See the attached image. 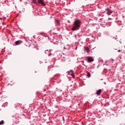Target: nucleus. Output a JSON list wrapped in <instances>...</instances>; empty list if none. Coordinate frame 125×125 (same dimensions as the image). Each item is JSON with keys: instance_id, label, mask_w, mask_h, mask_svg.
Wrapping results in <instances>:
<instances>
[{"instance_id": "obj_8", "label": "nucleus", "mask_w": 125, "mask_h": 125, "mask_svg": "<svg viewBox=\"0 0 125 125\" xmlns=\"http://www.w3.org/2000/svg\"><path fill=\"white\" fill-rule=\"evenodd\" d=\"M84 49L87 53L90 52V49L88 47H84Z\"/></svg>"}, {"instance_id": "obj_11", "label": "nucleus", "mask_w": 125, "mask_h": 125, "mask_svg": "<svg viewBox=\"0 0 125 125\" xmlns=\"http://www.w3.org/2000/svg\"><path fill=\"white\" fill-rule=\"evenodd\" d=\"M86 76H87V77H88L89 78H90V76H91L90 73V72H87Z\"/></svg>"}, {"instance_id": "obj_16", "label": "nucleus", "mask_w": 125, "mask_h": 125, "mask_svg": "<svg viewBox=\"0 0 125 125\" xmlns=\"http://www.w3.org/2000/svg\"><path fill=\"white\" fill-rule=\"evenodd\" d=\"M77 36L75 35V38H76Z\"/></svg>"}, {"instance_id": "obj_17", "label": "nucleus", "mask_w": 125, "mask_h": 125, "mask_svg": "<svg viewBox=\"0 0 125 125\" xmlns=\"http://www.w3.org/2000/svg\"><path fill=\"white\" fill-rule=\"evenodd\" d=\"M45 51H46H46H48V50H45Z\"/></svg>"}, {"instance_id": "obj_1", "label": "nucleus", "mask_w": 125, "mask_h": 125, "mask_svg": "<svg viewBox=\"0 0 125 125\" xmlns=\"http://www.w3.org/2000/svg\"><path fill=\"white\" fill-rule=\"evenodd\" d=\"M81 25H82V21L80 20H76L73 23L72 31H78L81 28Z\"/></svg>"}, {"instance_id": "obj_5", "label": "nucleus", "mask_w": 125, "mask_h": 125, "mask_svg": "<svg viewBox=\"0 0 125 125\" xmlns=\"http://www.w3.org/2000/svg\"><path fill=\"white\" fill-rule=\"evenodd\" d=\"M68 75H70L73 78H75V75L74 74V71L73 70L68 71L67 72Z\"/></svg>"}, {"instance_id": "obj_15", "label": "nucleus", "mask_w": 125, "mask_h": 125, "mask_svg": "<svg viewBox=\"0 0 125 125\" xmlns=\"http://www.w3.org/2000/svg\"><path fill=\"white\" fill-rule=\"evenodd\" d=\"M118 52H121V50H118Z\"/></svg>"}, {"instance_id": "obj_10", "label": "nucleus", "mask_w": 125, "mask_h": 125, "mask_svg": "<svg viewBox=\"0 0 125 125\" xmlns=\"http://www.w3.org/2000/svg\"><path fill=\"white\" fill-rule=\"evenodd\" d=\"M4 124V121L3 120H1L0 122V125H2Z\"/></svg>"}, {"instance_id": "obj_3", "label": "nucleus", "mask_w": 125, "mask_h": 125, "mask_svg": "<svg viewBox=\"0 0 125 125\" xmlns=\"http://www.w3.org/2000/svg\"><path fill=\"white\" fill-rule=\"evenodd\" d=\"M85 60L88 63H89L90 62H93V61H94V59H93L92 57H86Z\"/></svg>"}, {"instance_id": "obj_7", "label": "nucleus", "mask_w": 125, "mask_h": 125, "mask_svg": "<svg viewBox=\"0 0 125 125\" xmlns=\"http://www.w3.org/2000/svg\"><path fill=\"white\" fill-rule=\"evenodd\" d=\"M22 42H23V41H17L15 42V44H16V45H19V44H21Z\"/></svg>"}, {"instance_id": "obj_18", "label": "nucleus", "mask_w": 125, "mask_h": 125, "mask_svg": "<svg viewBox=\"0 0 125 125\" xmlns=\"http://www.w3.org/2000/svg\"><path fill=\"white\" fill-rule=\"evenodd\" d=\"M64 49H66V48L64 47Z\"/></svg>"}, {"instance_id": "obj_12", "label": "nucleus", "mask_w": 125, "mask_h": 125, "mask_svg": "<svg viewBox=\"0 0 125 125\" xmlns=\"http://www.w3.org/2000/svg\"><path fill=\"white\" fill-rule=\"evenodd\" d=\"M33 2L35 4H38V2H37V0H33Z\"/></svg>"}, {"instance_id": "obj_13", "label": "nucleus", "mask_w": 125, "mask_h": 125, "mask_svg": "<svg viewBox=\"0 0 125 125\" xmlns=\"http://www.w3.org/2000/svg\"><path fill=\"white\" fill-rule=\"evenodd\" d=\"M51 54H52L51 53H49V54H48V56H51Z\"/></svg>"}, {"instance_id": "obj_4", "label": "nucleus", "mask_w": 125, "mask_h": 125, "mask_svg": "<svg viewBox=\"0 0 125 125\" xmlns=\"http://www.w3.org/2000/svg\"><path fill=\"white\" fill-rule=\"evenodd\" d=\"M37 4H41L42 6H45L46 5L44 0H38Z\"/></svg>"}, {"instance_id": "obj_9", "label": "nucleus", "mask_w": 125, "mask_h": 125, "mask_svg": "<svg viewBox=\"0 0 125 125\" xmlns=\"http://www.w3.org/2000/svg\"><path fill=\"white\" fill-rule=\"evenodd\" d=\"M102 91V90H101V89H100L98 91H97L96 94H97V95H100V94L101 93Z\"/></svg>"}, {"instance_id": "obj_14", "label": "nucleus", "mask_w": 125, "mask_h": 125, "mask_svg": "<svg viewBox=\"0 0 125 125\" xmlns=\"http://www.w3.org/2000/svg\"><path fill=\"white\" fill-rule=\"evenodd\" d=\"M108 20H112V19H111V18H108Z\"/></svg>"}, {"instance_id": "obj_2", "label": "nucleus", "mask_w": 125, "mask_h": 125, "mask_svg": "<svg viewBox=\"0 0 125 125\" xmlns=\"http://www.w3.org/2000/svg\"><path fill=\"white\" fill-rule=\"evenodd\" d=\"M105 10V11L104 12H106V14H107V15H111V14L113 13V11H112V10H111L109 7H107Z\"/></svg>"}, {"instance_id": "obj_6", "label": "nucleus", "mask_w": 125, "mask_h": 125, "mask_svg": "<svg viewBox=\"0 0 125 125\" xmlns=\"http://www.w3.org/2000/svg\"><path fill=\"white\" fill-rule=\"evenodd\" d=\"M55 25L56 26H60V21L58 19H55Z\"/></svg>"}]
</instances>
